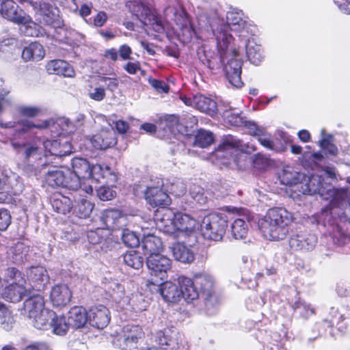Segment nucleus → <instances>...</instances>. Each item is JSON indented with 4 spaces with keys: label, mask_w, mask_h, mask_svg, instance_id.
I'll return each mask as SVG.
<instances>
[{
    "label": "nucleus",
    "mask_w": 350,
    "mask_h": 350,
    "mask_svg": "<svg viewBox=\"0 0 350 350\" xmlns=\"http://www.w3.org/2000/svg\"><path fill=\"white\" fill-rule=\"evenodd\" d=\"M172 252L175 259L181 262L191 263L194 260L193 252L183 244H174L172 247Z\"/></svg>",
    "instance_id": "38"
},
{
    "label": "nucleus",
    "mask_w": 350,
    "mask_h": 350,
    "mask_svg": "<svg viewBox=\"0 0 350 350\" xmlns=\"http://www.w3.org/2000/svg\"><path fill=\"white\" fill-rule=\"evenodd\" d=\"M45 182L52 187H64L70 189V176L65 171L56 169L55 166L49 169L44 176Z\"/></svg>",
    "instance_id": "23"
},
{
    "label": "nucleus",
    "mask_w": 350,
    "mask_h": 350,
    "mask_svg": "<svg viewBox=\"0 0 350 350\" xmlns=\"http://www.w3.org/2000/svg\"><path fill=\"white\" fill-rule=\"evenodd\" d=\"M51 204L55 211L63 215L68 213L72 207L71 200L60 193L53 195Z\"/></svg>",
    "instance_id": "36"
},
{
    "label": "nucleus",
    "mask_w": 350,
    "mask_h": 350,
    "mask_svg": "<svg viewBox=\"0 0 350 350\" xmlns=\"http://www.w3.org/2000/svg\"><path fill=\"white\" fill-rule=\"evenodd\" d=\"M200 293L208 299L211 297L214 281L213 278L206 274L199 275L193 279Z\"/></svg>",
    "instance_id": "34"
},
{
    "label": "nucleus",
    "mask_w": 350,
    "mask_h": 350,
    "mask_svg": "<svg viewBox=\"0 0 350 350\" xmlns=\"http://www.w3.org/2000/svg\"><path fill=\"white\" fill-rule=\"evenodd\" d=\"M213 142V135L211 132L200 130L196 135L194 144L200 148H206Z\"/></svg>",
    "instance_id": "48"
},
{
    "label": "nucleus",
    "mask_w": 350,
    "mask_h": 350,
    "mask_svg": "<svg viewBox=\"0 0 350 350\" xmlns=\"http://www.w3.org/2000/svg\"><path fill=\"white\" fill-rule=\"evenodd\" d=\"M122 239L128 247H135L139 245V239L133 231L125 229L122 231Z\"/></svg>",
    "instance_id": "52"
},
{
    "label": "nucleus",
    "mask_w": 350,
    "mask_h": 350,
    "mask_svg": "<svg viewBox=\"0 0 350 350\" xmlns=\"http://www.w3.org/2000/svg\"><path fill=\"white\" fill-rule=\"evenodd\" d=\"M97 196L101 200H111L116 197V192L109 187L103 186L97 189Z\"/></svg>",
    "instance_id": "58"
},
{
    "label": "nucleus",
    "mask_w": 350,
    "mask_h": 350,
    "mask_svg": "<svg viewBox=\"0 0 350 350\" xmlns=\"http://www.w3.org/2000/svg\"><path fill=\"white\" fill-rule=\"evenodd\" d=\"M149 84L158 92H167L168 85L163 81L157 80L153 78L148 79Z\"/></svg>",
    "instance_id": "62"
},
{
    "label": "nucleus",
    "mask_w": 350,
    "mask_h": 350,
    "mask_svg": "<svg viewBox=\"0 0 350 350\" xmlns=\"http://www.w3.org/2000/svg\"><path fill=\"white\" fill-rule=\"evenodd\" d=\"M98 81L99 84L106 87L107 90L111 92H113L115 90H116L119 84L118 79L115 76H101L98 77Z\"/></svg>",
    "instance_id": "56"
},
{
    "label": "nucleus",
    "mask_w": 350,
    "mask_h": 350,
    "mask_svg": "<svg viewBox=\"0 0 350 350\" xmlns=\"http://www.w3.org/2000/svg\"><path fill=\"white\" fill-rule=\"evenodd\" d=\"M249 128L262 146L270 150L273 148V142L271 140L269 134L265 132L262 129L257 127L254 123L250 124Z\"/></svg>",
    "instance_id": "43"
},
{
    "label": "nucleus",
    "mask_w": 350,
    "mask_h": 350,
    "mask_svg": "<svg viewBox=\"0 0 350 350\" xmlns=\"http://www.w3.org/2000/svg\"><path fill=\"white\" fill-rule=\"evenodd\" d=\"M176 213H174L171 209H162L155 215V224L157 228L169 234H175V217Z\"/></svg>",
    "instance_id": "14"
},
{
    "label": "nucleus",
    "mask_w": 350,
    "mask_h": 350,
    "mask_svg": "<svg viewBox=\"0 0 350 350\" xmlns=\"http://www.w3.org/2000/svg\"><path fill=\"white\" fill-rule=\"evenodd\" d=\"M55 317V313L47 308L42 310L36 317L30 319L35 327L38 329L46 330L51 328V321Z\"/></svg>",
    "instance_id": "35"
},
{
    "label": "nucleus",
    "mask_w": 350,
    "mask_h": 350,
    "mask_svg": "<svg viewBox=\"0 0 350 350\" xmlns=\"http://www.w3.org/2000/svg\"><path fill=\"white\" fill-rule=\"evenodd\" d=\"M94 208V204L90 201L82 199L77 204L75 212L78 217L86 218L90 216Z\"/></svg>",
    "instance_id": "50"
},
{
    "label": "nucleus",
    "mask_w": 350,
    "mask_h": 350,
    "mask_svg": "<svg viewBox=\"0 0 350 350\" xmlns=\"http://www.w3.org/2000/svg\"><path fill=\"white\" fill-rule=\"evenodd\" d=\"M92 146L100 150H105L116 144L115 133L112 130H101L91 139Z\"/></svg>",
    "instance_id": "26"
},
{
    "label": "nucleus",
    "mask_w": 350,
    "mask_h": 350,
    "mask_svg": "<svg viewBox=\"0 0 350 350\" xmlns=\"http://www.w3.org/2000/svg\"><path fill=\"white\" fill-rule=\"evenodd\" d=\"M175 234H183L187 236L193 234L198 228V223L190 215L177 213L175 217Z\"/></svg>",
    "instance_id": "18"
},
{
    "label": "nucleus",
    "mask_w": 350,
    "mask_h": 350,
    "mask_svg": "<svg viewBox=\"0 0 350 350\" xmlns=\"http://www.w3.org/2000/svg\"><path fill=\"white\" fill-rule=\"evenodd\" d=\"M178 283L181 292V298L183 297L186 301L191 302L199 297L200 291L195 284L194 280L180 275L178 278Z\"/></svg>",
    "instance_id": "20"
},
{
    "label": "nucleus",
    "mask_w": 350,
    "mask_h": 350,
    "mask_svg": "<svg viewBox=\"0 0 350 350\" xmlns=\"http://www.w3.org/2000/svg\"><path fill=\"white\" fill-rule=\"evenodd\" d=\"M72 171L66 169V175L70 176V189L77 190L81 187V179L90 178V164L81 158H75L72 161Z\"/></svg>",
    "instance_id": "8"
},
{
    "label": "nucleus",
    "mask_w": 350,
    "mask_h": 350,
    "mask_svg": "<svg viewBox=\"0 0 350 350\" xmlns=\"http://www.w3.org/2000/svg\"><path fill=\"white\" fill-rule=\"evenodd\" d=\"M327 196L330 200L331 205L333 206H340L345 203L347 198V192L344 189H336L332 185L327 188Z\"/></svg>",
    "instance_id": "42"
},
{
    "label": "nucleus",
    "mask_w": 350,
    "mask_h": 350,
    "mask_svg": "<svg viewBox=\"0 0 350 350\" xmlns=\"http://www.w3.org/2000/svg\"><path fill=\"white\" fill-rule=\"evenodd\" d=\"M36 20L41 24L55 27L59 24V9L52 0H40L32 3Z\"/></svg>",
    "instance_id": "6"
},
{
    "label": "nucleus",
    "mask_w": 350,
    "mask_h": 350,
    "mask_svg": "<svg viewBox=\"0 0 350 350\" xmlns=\"http://www.w3.org/2000/svg\"><path fill=\"white\" fill-rule=\"evenodd\" d=\"M88 96L94 100L101 101L106 96L105 90L103 87H96L92 90H89Z\"/></svg>",
    "instance_id": "61"
},
{
    "label": "nucleus",
    "mask_w": 350,
    "mask_h": 350,
    "mask_svg": "<svg viewBox=\"0 0 350 350\" xmlns=\"http://www.w3.org/2000/svg\"><path fill=\"white\" fill-rule=\"evenodd\" d=\"M256 150L254 144H243L235 137L229 135L225 137L215 150V156L219 159H226L223 164H230L231 161L237 163L238 157L243 152L250 154Z\"/></svg>",
    "instance_id": "3"
},
{
    "label": "nucleus",
    "mask_w": 350,
    "mask_h": 350,
    "mask_svg": "<svg viewBox=\"0 0 350 350\" xmlns=\"http://www.w3.org/2000/svg\"><path fill=\"white\" fill-rule=\"evenodd\" d=\"M25 284L26 283L13 282L4 288L1 293L2 297L10 302L20 301L27 291Z\"/></svg>",
    "instance_id": "24"
},
{
    "label": "nucleus",
    "mask_w": 350,
    "mask_h": 350,
    "mask_svg": "<svg viewBox=\"0 0 350 350\" xmlns=\"http://www.w3.org/2000/svg\"><path fill=\"white\" fill-rule=\"evenodd\" d=\"M253 163L255 167L263 170L273 165V161L268 157L258 153L254 156Z\"/></svg>",
    "instance_id": "57"
},
{
    "label": "nucleus",
    "mask_w": 350,
    "mask_h": 350,
    "mask_svg": "<svg viewBox=\"0 0 350 350\" xmlns=\"http://www.w3.org/2000/svg\"><path fill=\"white\" fill-rule=\"evenodd\" d=\"M0 14L17 24H27L31 18L12 0H0Z\"/></svg>",
    "instance_id": "10"
},
{
    "label": "nucleus",
    "mask_w": 350,
    "mask_h": 350,
    "mask_svg": "<svg viewBox=\"0 0 350 350\" xmlns=\"http://www.w3.org/2000/svg\"><path fill=\"white\" fill-rule=\"evenodd\" d=\"M51 323H52L51 327L53 328V332L57 335L66 334L68 327H70L68 320H66L64 316L57 317L55 314V317L51 321Z\"/></svg>",
    "instance_id": "46"
},
{
    "label": "nucleus",
    "mask_w": 350,
    "mask_h": 350,
    "mask_svg": "<svg viewBox=\"0 0 350 350\" xmlns=\"http://www.w3.org/2000/svg\"><path fill=\"white\" fill-rule=\"evenodd\" d=\"M165 127L170 133L176 135L180 132L182 125L179 122V118L176 115H170L165 120Z\"/></svg>",
    "instance_id": "51"
},
{
    "label": "nucleus",
    "mask_w": 350,
    "mask_h": 350,
    "mask_svg": "<svg viewBox=\"0 0 350 350\" xmlns=\"http://www.w3.org/2000/svg\"><path fill=\"white\" fill-rule=\"evenodd\" d=\"M246 55L248 60L255 65H258L263 59L260 46L254 40H248L245 45Z\"/></svg>",
    "instance_id": "39"
},
{
    "label": "nucleus",
    "mask_w": 350,
    "mask_h": 350,
    "mask_svg": "<svg viewBox=\"0 0 350 350\" xmlns=\"http://www.w3.org/2000/svg\"><path fill=\"white\" fill-rule=\"evenodd\" d=\"M43 145L46 152H49L54 159H59L70 154L72 150L71 144L64 139L46 140Z\"/></svg>",
    "instance_id": "17"
},
{
    "label": "nucleus",
    "mask_w": 350,
    "mask_h": 350,
    "mask_svg": "<svg viewBox=\"0 0 350 350\" xmlns=\"http://www.w3.org/2000/svg\"><path fill=\"white\" fill-rule=\"evenodd\" d=\"M27 278L30 285L36 291L44 289L49 282V277L43 267H33L27 272Z\"/></svg>",
    "instance_id": "22"
},
{
    "label": "nucleus",
    "mask_w": 350,
    "mask_h": 350,
    "mask_svg": "<svg viewBox=\"0 0 350 350\" xmlns=\"http://www.w3.org/2000/svg\"><path fill=\"white\" fill-rule=\"evenodd\" d=\"M191 197L198 204H204L206 202L207 198L204 196V189L199 185H192L189 189Z\"/></svg>",
    "instance_id": "54"
},
{
    "label": "nucleus",
    "mask_w": 350,
    "mask_h": 350,
    "mask_svg": "<svg viewBox=\"0 0 350 350\" xmlns=\"http://www.w3.org/2000/svg\"><path fill=\"white\" fill-rule=\"evenodd\" d=\"M300 174L295 171L291 166H285L280 175V181L286 185H292L297 184L300 178Z\"/></svg>",
    "instance_id": "45"
},
{
    "label": "nucleus",
    "mask_w": 350,
    "mask_h": 350,
    "mask_svg": "<svg viewBox=\"0 0 350 350\" xmlns=\"http://www.w3.org/2000/svg\"><path fill=\"white\" fill-rule=\"evenodd\" d=\"M124 342L126 347L132 348L142 340L144 336V333L138 325H127L124 327Z\"/></svg>",
    "instance_id": "30"
},
{
    "label": "nucleus",
    "mask_w": 350,
    "mask_h": 350,
    "mask_svg": "<svg viewBox=\"0 0 350 350\" xmlns=\"http://www.w3.org/2000/svg\"><path fill=\"white\" fill-rule=\"evenodd\" d=\"M250 221L242 218L234 219L231 225V234L235 239L246 238L249 231Z\"/></svg>",
    "instance_id": "41"
},
{
    "label": "nucleus",
    "mask_w": 350,
    "mask_h": 350,
    "mask_svg": "<svg viewBox=\"0 0 350 350\" xmlns=\"http://www.w3.org/2000/svg\"><path fill=\"white\" fill-rule=\"evenodd\" d=\"M293 307L295 310H298L300 314L306 319L314 314V309L310 304L301 300L296 301Z\"/></svg>",
    "instance_id": "55"
},
{
    "label": "nucleus",
    "mask_w": 350,
    "mask_h": 350,
    "mask_svg": "<svg viewBox=\"0 0 350 350\" xmlns=\"http://www.w3.org/2000/svg\"><path fill=\"white\" fill-rule=\"evenodd\" d=\"M88 317L89 323L98 329H103L110 321L109 311L103 305L92 307L88 312Z\"/></svg>",
    "instance_id": "15"
},
{
    "label": "nucleus",
    "mask_w": 350,
    "mask_h": 350,
    "mask_svg": "<svg viewBox=\"0 0 350 350\" xmlns=\"http://www.w3.org/2000/svg\"><path fill=\"white\" fill-rule=\"evenodd\" d=\"M121 217V213L118 210H105L102 213L100 220L107 228L113 229Z\"/></svg>",
    "instance_id": "44"
},
{
    "label": "nucleus",
    "mask_w": 350,
    "mask_h": 350,
    "mask_svg": "<svg viewBox=\"0 0 350 350\" xmlns=\"http://www.w3.org/2000/svg\"><path fill=\"white\" fill-rule=\"evenodd\" d=\"M163 186V181L159 180L156 186H148L144 191V198L151 206H167L170 204V198Z\"/></svg>",
    "instance_id": "11"
},
{
    "label": "nucleus",
    "mask_w": 350,
    "mask_h": 350,
    "mask_svg": "<svg viewBox=\"0 0 350 350\" xmlns=\"http://www.w3.org/2000/svg\"><path fill=\"white\" fill-rule=\"evenodd\" d=\"M124 262L129 267L139 269L143 265V258L140 254L135 250L127 252L124 256Z\"/></svg>",
    "instance_id": "47"
},
{
    "label": "nucleus",
    "mask_w": 350,
    "mask_h": 350,
    "mask_svg": "<svg viewBox=\"0 0 350 350\" xmlns=\"http://www.w3.org/2000/svg\"><path fill=\"white\" fill-rule=\"evenodd\" d=\"M243 14L241 10H232L226 14V23L218 25L213 31L217 41V46L219 49H227L228 44L232 43V36L228 33V30L237 33L240 38H246L249 33L248 24L243 18Z\"/></svg>",
    "instance_id": "2"
},
{
    "label": "nucleus",
    "mask_w": 350,
    "mask_h": 350,
    "mask_svg": "<svg viewBox=\"0 0 350 350\" xmlns=\"http://www.w3.org/2000/svg\"><path fill=\"white\" fill-rule=\"evenodd\" d=\"M28 247L24 243L18 242L8 250V257L14 263H22L27 260Z\"/></svg>",
    "instance_id": "40"
},
{
    "label": "nucleus",
    "mask_w": 350,
    "mask_h": 350,
    "mask_svg": "<svg viewBox=\"0 0 350 350\" xmlns=\"http://www.w3.org/2000/svg\"><path fill=\"white\" fill-rule=\"evenodd\" d=\"M223 119L226 124L235 126H250L245 118L241 116V111L237 109H226L223 112Z\"/></svg>",
    "instance_id": "37"
},
{
    "label": "nucleus",
    "mask_w": 350,
    "mask_h": 350,
    "mask_svg": "<svg viewBox=\"0 0 350 350\" xmlns=\"http://www.w3.org/2000/svg\"><path fill=\"white\" fill-rule=\"evenodd\" d=\"M44 300L42 296L36 295L25 300L23 304V312L29 319L36 317L45 310Z\"/></svg>",
    "instance_id": "25"
},
{
    "label": "nucleus",
    "mask_w": 350,
    "mask_h": 350,
    "mask_svg": "<svg viewBox=\"0 0 350 350\" xmlns=\"http://www.w3.org/2000/svg\"><path fill=\"white\" fill-rule=\"evenodd\" d=\"M162 280L148 279L146 286L152 293H159L163 300L167 302L176 303L181 299V292L179 285L167 281L161 283Z\"/></svg>",
    "instance_id": "7"
},
{
    "label": "nucleus",
    "mask_w": 350,
    "mask_h": 350,
    "mask_svg": "<svg viewBox=\"0 0 350 350\" xmlns=\"http://www.w3.org/2000/svg\"><path fill=\"white\" fill-rule=\"evenodd\" d=\"M19 113L27 117H35L40 113V109L36 107L22 106L18 109Z\"/></svg>",
    "instance_id": "63"
},
{
    "label": "nucleus",
    "mask_w": 350,
    "mask_h": 350,
    "mask_svg": "<svg viewBox=\"0 0 350 350\" xmlns=\"http://www.w3.org/2000/svg\"><path fill=\"white\" fill-rule=\"evenodd\" d=\"M170 192L176 196H181L186 192V186L183 182L176 180L175 183H172Z\"/></svg>",
    "instance_id": "64"
},
{
    "label": "nucleus",
    "mask_w": 350,
    "mask_h": 350,
    "mask_svg": "<svg viewBox=\"0 0 350 350\" xmlns=\"http://www.w3.org/2000/svg\"><path fill=\"white\" fill-rule=\"evenodd\" d=\"M146 265L151 278L163 280L167 278V273L170 270L172 261L163 254H152L146 257Z\"/></svg>",
    "instance_id": "9"
},
{
    "label": "nucleus",
    "mask_w": 350,
    "mask_h": 350,
    "mask_svg": "<svg viewBox=\"0 0 350 350\" xmlns=\"http://www.w3.org/2000/svg\"><path fill=\"white\" fill-rule=\"evenodd\" d=\"M5 278L14 280V282L17 283H26V280L21 276V272L14 267H9L6 269Z\"/></svg>",
    "instance_id": "60"
},
{
    "label": "nucleus",
    "mask_w": 350,
    "mask_h": 350,
    "mask_svg": "<svg viewBox=\"0 0 350 350\" xmlns=\"http://www.w3.org/2000/svg\"><path fill=\"white\" fill-rule=\"evenodd\" d=\"M90 178H94L96 180H99L100 178L107 177L109 175H111V170L107 165H102L100 164H96L90 166Z\"/></svg>",
    "instance_id": "49"
},
{
    "label": "nucleus",
    "mask_w": 350,
    "mask_h": 350,
    "mask_svg": "<svg viewBox=\"0 0 350 350\" xmlns=\"http://www.w3.org/2000/svg\"><path fill=\"white\" fill-rule=\"evenodd\" d=\"M221 53V62L227 60L224 66L226 75L232 85L240 88L243 85L241 79L242 62L238 59V51L232 43L228 44L227 49L221 50L217 48Z\"/></svg>",
    "instance_id": "4"
},
{
    "label": "nucleus",
    "mask_w": 350,
    "mask_h": 350,
    "mask_svg": "<svg viewBox=\"0 0 350 350\" xmlns=\"http://www.w3.org/2000/svg\"><path fill=\"white\" fill-rule=\"evenodd\" d=\"M317 241L315 235L311 234H294L289 239L291 249L297 251H308L312 250Z\"/></svg>",
    "instance_id": "19"
},
{
    "label": "nucleus",
    "mask_w": 350,
    "mask_h": 350,
    "mask_svg": "<svg viewBox=\"0 0 350 350\" xmlns=\"http://www.w3.org/2000/svg\"><path fill=\"white\" fill-rule=\"evenodd\" d=\"M47 72L51 75H62L65 77L72 78L75 72L72 67L66 62L61 59L50 61L46 66Z\"/></svg>",
    "instance_id": "27"
},
{
    "label": "nucleus",
    "mask_w": 350,
    "mask_h": 350,
    "mask_svg": "<svg viewBox=\"0 0 350 350\" xmlns=\"http://www.w3.org/2000/svg\"><path fill=\"white\" fill-rule=\"evenodd\" d=\"M293 221L292 214L283 208L269 209L258 220L259 230L262 236L270 241L284 239L288 232V225Z\"/></svg>",
    "instance_id": "1"
},
{
    "label": "nucleus",
    "mask_w": 350,
    "mask_h": 350,
    "mask_svg": "<svg viewBox=\"0 0 350 350\" xmlns=\"http://www.w3.org/2000/svg\"><path fill=\"white\" fill-rule=\"evenodd\" d=\"M45 56V51L42 44L37 42H31L25 46L22 52L23 59L27 61H40Z\"/></svg>",
    "instance_id": "32"
},
{
    "label": "nucleus",
    "mask_w": 350,
    "mask_h": 350,
    "mask_svg": "<svg viewBox=\"0 0 350 350\" xmlns=\"http://www.w3.org/2000/svg\"><path fill=\"white\" fill-rule=\"evenodd\" d=\"M329 185H324L323 178L318 175L311 176L307 182L303 183L301 186L304 194L314 195L319 194L323 199L328 200L327 196V188Z\"/></svg>",
    "instance_id": "16"
},
{
    "label": "nucleus",
    "mask_w": 350,
    "mask_h": 350,
    "mask_svg": "<svg viewBox=\"0 0 350 350\" xmlns=\"http://www.w3.org/2000/svg\"><path fill=\"white\" fill-rule=\"evenodd\" d=\"M126 6L143 25L145 23H150V21H148V19L154 11L148 5L142 2L133 1H129L126 3Z\"/></svg>",
    "instance_id": "29"
},
{
    "label": "nucleus",
    "mask_w": 350,
    "mask_h": 350,
    "mask_svg": "<svg viewBox=\"0 0 350 350\" xmlns=\"http://www.w3.org/2000/svg\"><path fill=\"white\" fill-rule=\"evenodd\" d=\"M148 21H150V23H145L144 24V26H149L152 28L155 32L162 33L164 31V27L162 24L161 21L157 18L155 15L154 12L152 14V15L148 18Z\"/></svg>",
    "instance_id": "59"
},
{
    "label": "nucleus",
    "mask_w": 350,
    "mask_h": 350,
    "mask_svg": "<svg viewBox=\"0 0 350 350\" xmlns=\"http://www.w3.org/2000/svg\"><path fill=\"white\" fill-rule=\"evenodd\" d=\"M163 248V244L161 239L152 235L148 234L142 240V249L144 254L147 256L152 254H159Z\"/></svg>",
    "instance_id": "33"
},
{
    "label": "nucleus",
    "mask_w": 350,
    "mask_h": 350,
    "mask_svg": "<svg viewBox=\"0 0 350 350\" xmlns=\"http://www.w3.org/2000/svg\"><path fill=\"white\" fill-rule=\"evenodd\" d=\"M181 100L186 105L192 106L199 111L210 116H213L216 113V102L203 95H196L192 98L183 96L181 97Z\"/></svg>",
    "instance_id": "13"
},
{
    "label": "nucleus",
    "mask_w": 350,
    "mask_h": 350,
    "mask_svg": "<svg viewBox=\"0 0 350 350\" xmlns=\"http://www.w3.org/2000/svg\"><path fill=\"white\" fill-rule=\"evenodd\" d=\"M154 341L164 350H178L181 342V336L176 331L159 330L154 334Z\"/></svg>",
    "instance_id": "12"
},
{
    "label": "nucleus",
    "mask_w": 350,
    "mask_h": 350,
    "mask_svg": "<svg viewBox=\"0 0 350 350\" xmlns=\"http://www.w3.org/2000/svg\"><path fill=\"white\" fill-rule=\"evenodd\" d=\"M107 291L109 294L116 300L120 301L124 295V288L120 284L112 282H110L106 287Z\"/></svg>",
    "instance_id": "53"
},
{
    "label": "nucleus",
    "mask_w": 350,
    "mask_h": 350,
    "mask_svg": "<svg viewBox=\"0 0 350 350\" xmlns=\"http://www.w3.org/2000/svg\"><path fill=\"white\" fill-rule=\"evenodd\" d=\"M72 297V292L66 284L54 286L50 294V300L55 307H63L68 305Z\"/></svg>",
    "instance_id": "21"
},
{
    "label": "nucleus",
    "mask_w": 350,
    "mask_h": 350,
    "mask_svg": "<svg viewBox=\"0 0 350 350\" xmlns=\"http://www.w3.org/2000/svg\"><path fill=\"white\" fill-rule=\"evenodd\" d=\"M227 227L226 215L212 213L205 216L202 221L201 230L203 236L211 240L220 241L224 237Z\"/></svg>",
    "instance_id": "5"
},
{
    "label": "nucleus",
    "mask_w": 350,
    "mask_h": 350,
    "mask_svg": "<svg viewBox=\"0 0 350 350\" xmlns=\"http://www.w3.org/2000/svg\"><path fill=\"white\" fill-rule=\"evenodd\" d=\"M23 124L24 126L23 130L26 131L30 129L31 128H37V129H46L50 128L51 126L55 127L56 125L62 126V130L66 133H71L73 131V126H72L71 123L68 119H59L57 122H54L52 120H46L43 122L39 124H33L29 120H25L23 122Z\"/></svg>",
    "instance_id": "28"
},
{
    "label": "nucleus",
    "mask_w": 350,
    "mask_h": 350,
    "mask_svg": "<svg viewBox=\"0 0 350 350\" xmlns=\"http://www.w3.org/2000/svg\"><path fill=\"white\" fill-rule=\"evenodd\" d=\"M70 327H83L88 321V312L83 307L75 306L70 309L68 317Z\"/></svg>",
    "instance_id": "31"
}]
</instances>
